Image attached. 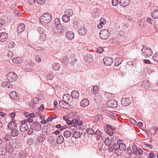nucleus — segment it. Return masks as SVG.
Instances as JSON below:
<instances>
[{"instance_id":"1","label":"nucleus","mask_w":158,"mask_h":158,"mask_svg":"<svg viewBox=\"0 0 158 158\" xmlns=\"http://www.w3.org/2000/svg\"><path fill=\"white\" fill-rule=\"evenodd\" d=\"M52 19L51 14L47 13H45L40 17V22L41 24H47L51 21Z\"/></svg>"},{"instance_id":"2","label":"nucleus","mask_w":158,"mask_h":158,"mask_svg":"<svg viewBox=\"0 0 158 158\" xmlns=\"http://www.w3.org/2000/svg\"><path fill=\"white\" fill-rule=\"evenodd\" d=\"M141 50L142 55L145 57H149L153 54V52L151 50V48L145 45L143 46Z\"/></svg>"},{"instance_id":"3","label":"nucleus","mask_w":158,"mask_h":158,"mask_svg":"<svg viewBox=\"0 0 158 158\" xmlns=\"http://www.w3.org/2000/svg\"><path fill=\"white\" fill-rule=\"evenodd\" d=\"M110 35L108 30L106 29H103L99 32L100 37L102 39H106L108 38Z\"/></svg>"},{"instance_id":"4","label":"nucleus","mask_w":158,"mask_h":158,"mask_svg":"<svg viewBox=\"0 0 158 158\" xmlns=\"http://www.w3.org/2000/svg\"><path fill=\"white\" fill-rule=\"evenodd\" d=\"M17 75L13 72L8 73L6 76V79L10 82L15 81L17 79Z\"/></svg>"},{"instance_id":"5","label":"nucleus","mask_w":158,"mask_h":158,"mask_svg":"<svg viewBox=\"0 0 158 158\" xmlns=\"http://www.w3.org/2000/svg\"><path fill=\"white\" fill-rule=\"evenodd\" d=\"M108 106L110 108H116L118 106V103L117 101L114 100H109L107 103Z\"/></svg>"},{"instance_id":"6","label":"nucleus","mask_w":158,"mask_h":158,"mask_svg":"<svg viewBox=\"0 0 158 158\" xmlns=\"http://www.w3.org/2000/svg\"><path fill=\"white\" fill-rule=\"evenodd\" d=\"M21 125L19 127V130L22 132H24L26 131L28 129V127L27 124L24 122V121L21 122Z\"/></svg>"},{"instance_id":"7","label":"nucleus","mask_w":158,"mask_h":158,"mask_svg":"<svg viewBox=\"0 0 158 158\" xmlns=\"http://www.w3.org/2000/svg\"><path fill=\"white\" fill-rule=\"evenodd\" d=\"M32 127L35 131H39L41 130V126L37 121H34L32 124Z\"/></svg>"},{"instance_id":"8","label":"nucleus","mask_w":158,"mask_h":158,"mask_svg":"<svg viewBox=\"0 0 158 158\" xmlns=\"http://www.w3.org/2000/svg\"><path fill=\"white\" fill-rule=\"evenodd\" d=\"M63 100L66 102L69 103L73 101V99L71 95L69 94H64L63 97Z\"/></svg>"},{"instance_id":"9","label":"nucleus","mask_w":158,"mask_h":158,"mask_svg":"<svg viewBox=\"0 0 158 158\" xmlns=\"http://www.w3.org/2000/svg\"><path fill=\"white\" fill-rule=\"evenodd\" d=\"M64 28V27L63 25L60 26H56V27L54 29V31L57 35H60L62 34L63 32L62 30Z\"/></svg>"},{"instance_id":"10","label":"nucleus","mask_w":158,"mask_h":158,"mask_svg":"<svg viewBox=\"0 0 158 158\" xmlns=\"http://www.w3.org/2000/svg\"><path fill=\"white\" fill-rule=\"evenodd\" d=\"M121 104L123 106H128L131 103V101L130 99L127 98H123L121 100Z\"/></svg>"},{"instance_id":"11","label":"nucleus","mask_w":158,"mask_h":158,"mask_svg":"<svg viewBox=\"0 0 158 158\" xmlns=\"http://www.w3.org/2000/svg\"><path fill=\"white\" fill-rule=\"evenodd\" d=\"M103 63L106 65L110 66L113 63L112 59L109 57H106L103 59Z\"/></svg>"},{"instance_id":"12","label":"nucleus","mask_w":158,"mask_h":158,"mask_svg":"<svg viewBox=\"0 0 158 158\" xmlns=\"http://www.w3.org/2000/svg\"><path fill=\"white\" fill-rule=\"evenodd\" d=\"M15 119H13L12 121L8 124L7 126L10 129H14L16 128L17 125L16 123H15Z\"/></svg>"},{"instance_id":"13","label":"nucleus","mask_w":158,"mask_h":158,"mask_svg":"<svg viewBox=\"0 0 158 158\" xmlns=\"http://www.w3.org/2000/svg\"><path fill=\"white\" fill-rule=\"evenodd\" d=\"M59 106L62 108H67L69 106V104L63 100V101L59 102Z\"/></svg>"},{"instance_id":"14","label":"nucleus","mask_w":158,"mask_h":158,"mask_svg":"<svg viewBox=\"0 0 158 158\" xmlns=\"http://www.w3.org/2000/svg\"><path fill=\"white\" fill-rule=\"evenodd\" d=\"M118 1L119 5L125 7L129 4L130 0H118Z\"/></svg>"},{"instance_id":"15","label":"nucleus","mask_w":158,"mask_h":158,"mask_svg":"<svg viewBox=\"0 0 158 158\" xmlns=\"http://www.w3.org/2000/svg\"><path fill=\"white\" fill-rule=\"evenodd\" d=\"M10 96L13 100H16L19 98L18 94L15 91L11 92L9 94Z\"/></svg>"},{"instance_id":"16","label":"nucleus","mask_w":158,"mask_h":158,"mask_svg":"<svg viewBox=\"0 0 158 158\" xmlns=\"http://www.w3.org/2000/svg\"><path fill=\"white\" fill-rule=\"evenodd\" d=\"M87 32V29L85 27L82 26L80 27L78 30V33L79 35H85Z\"/></svg>"},{"instance_id":"17","label":"nucleus","mask_w":158,"mask_h":158,"mask_svg":"<svg viewBox=\"0 0 158 158\" xmlns=\"http://www.w3.org/2000/svg\"><path fill=\"white\" fill-rule=\"evenodd\" d=\"M84 59L86 62L91 63L93 61L92 56L89 53H87L85 56Z\"/></svg>"},{"instance_id":"18","label":"nucleus","mask_w":158,"mask_h":158,"mask_svg":"<svg viewBox=\"0 0 158 158\" xmlns=\"http://www.w3.org/2000/svg\"><path fill=\"white\" fill-rule=\"evenodd\" d=\"M8 38V34L6 33L2 32L0 35V41L3 42L6 41Z\"/></svg>"},{"instance_id":"19","label":"nucleus","mask_w":158,"mask_h":158,"mask_svg":"<svg viewBox=\"0 0 158 158\" xmlns=\"http://www.w3.org/2000/svg\"><path fill=\"white\" fill-rule=\"evenodd\" d=\"M89 104V102L88 99H84L81 101L80 105L82 107L87 106Z\"/></svg>"},{"instance_id":"20","label":"nucleus","mask_w":158,"mask_h":158,"mask_svg":"<svg viewBox=\"0 0 158 158\" xmlns=\"http://www.w3.org/2000/svg\"><path fill=\"white\" fill-rule=\"evenodd\" d=\"M66 36L69 39L72 40L74 38V34L72 31H69L66 32Z\"/></svg>"},{"instance_id":"21","label":"nucleus","mask_w":158,"mask_h":158,"mask_svg":"<svg viewBox=\"0 0 158 158\" xmlns=\"http://www.w3.org/2000/svg\"><path fill=\"white\" fill-rule=\"evenodd\" d=\"M12 61L14 63L16 64H20L22 63L23 61V59L19 57H16L13 58Z\"/></svg>"},{"instance_id":"22","label":"nucleus","mask_w":158,"mask_h":158,"mask_svg":"<svg viewBox=\"0 0 158 158\" xmlns=\"http://www.w3.org/2000/svg\"><path fill=\"white\" fill-rule=\"evenodd\" d=\"M5 150L8 152H12L13 150V147L11 143L9 142L6 143Z\"/></svg>"},{"instance_id":"23","label":"nucleus","mask_w":158,"mask_h":158,"mask_svg":"<svg viewBox=\"0 0 158 158\" xmlns=\"http://www.w3.org/2000/svg\"><path fill=\"white\" fill-rule=\"evenodd\" d=\"M25 28V25L23 23H21L17 29V32L19 33H21L24 30Z\"/></svg>"},{"instance_id":"24","label":"nucleus","mask_w":158,"mask_h":158,"mask_svg":"<svg viewBox=\"0 0 158 158\" xmlns=\"http://www.w3.org/2000/svg\"><path fill=\"white\" fill-rule=\"evenodd\" d=\"M71 97L72 98L75 99L77 98L79 96V94L78 92L76 90H73L71 92Z\"/></svg>"},{"instance_id":"25","label":"nucleus","mask_w":158,"mask_h":158,"mask_svg":"<svg viewBox=\"0 0 158 158\" xmlns=\"http://www.w3.org/2000/svg\"><path fill=\"white\" fill-rule=\"evenodd\" d=\"M64 138L62 135H59L57 138L56 141L58 143L61 144L64 141Z\"/></svg>"},{"instance_id":"26","label":"nucleus","mask_w":158,"mask_h":158,"mask_svg":"<svg viewBox=\"0 0 158 158\" xmlns=\"http://www.w3.org/2000/svg\"><path fill=\"white\" fill-rule=\"evenodd\" d=\"M72 135L71 131L68 130L64 131L63 133V136L66 138H69Z\"/></svg>"},{"instance_id":"27","label":"nucleus","mask_w":158,"mask_h":158,"mask_svg":"<svg viewBox=\"0 0 158 158\" xmlns=\"http://www.w3.org/2000/svg\"><path fill=\"white\" fill-rule=\"evenodd\" d=\"M152 16L155 19H158V9L154 10L152 13Z\"/></svg>"},{"instance_id":"28","label":"nucleus","mask_w":158,"mask_h":158,"mask_svg":"<svg viewBox=\"0 0 158 158\" xmlns=\"http://www.w3.org/2000/svg\"><path fill=\"white\" fill-rule=\"evenodd\" d=\"M52 68V69L54 70L55 71H58L60 69V64L59 63H54L53 64Z\"/></svg>"},{"instance_id":"29","label":"nucleus","mask_w":158,"mask_h":158,"mask_svg":"<svg viewBox=\"0 0 158 158\" xmlns=\"http://www.w3.org/2000/svg\"><path fill=\"white\" fill-rule=\"evenodd\" d=\"M12 131L10 132V135L14 137L17 136L19 134V131L15 129H10Z\"/></svg>"},{"instance_id":"30","label":"nucleus","mask_w":158,"mask_h":158,"mask_svg":"<svg viewBox=\"0 0 158 158\" xmlns=\"http://www.w3.org/2000/svg\"><path fill=\"white\" fill-rule=\"evenodd\" d=\"M73 13V11L72 9H67L65 10L64 12V14L70 17L72 16Z\"/></svg>"},{"instance_id":"31","label":"nucleus","mask_w":158,"mask_h":158,"mask_svg":"<svg viewBox=\"0 0 158 158\" xmlns=\"http://www.w3.org/2000/svg\"><path fill=\"white\" fill-rule=\"evenodd\" d=\"M45 136L43 134H41L37 138V140L39 142H42L45 139Z\"/></svg>"},{"instance_id":"32","label":"nucleus","mask_w":158,"mask_h":158,"mask_svg":"<svg viewBox=\"0 0 158 158\" xmlns=\"http://www.w3.org/2000/svg\"><path fill=\"white\" fill-rule=\"evenodd\" d=\"M102 98L100 95L95 96L94 98V101L96 102H100L102 100Z\"/></svg>"},{"instance_id":"33","label":"nucleus","mask_w":158,"mask_h":158,"mask_svg":"<svg viewBox=\"0 0 158 158\" xmlns=\"http://www.w3.org/2000/svg\"><path fill=\"white\" fill-rule=\"evenodd\" d=\"M81 135L79 132L77 131H74V133H73L72 137H74L75 138L77 139L79 138H80Z\"/></svg>"},{"instance_id":"34","label":"nucleus","mask_w":158,"mask_h":158,"mask_svg":"<svg viewBox=\"0 0 158 158\" xmlns=\"http://www.w3.org/2000/svg\"><path fill=\"white\" fill-rule=\"evenodd\" d=\"M118 147L119 149L122 151H125L126 149V145L123 143H120L118 144Z\"/></svg>"},{"instance_id":"35","label":"nucleus","mask_w":158,"mask_h":158,"mask_svg":"<svg viewBox=\"0 0 158 158\" xmlns=\"http://www.w3.org/2000/svg\"><path fill=\"white\" fill-rule=\"evenodd\" d=\"M150 85L149 84V83L146 81H143L142 85V86L144 89H148L150 87Z\"/></svg>"},{"instance_id":"36","label":"nucleus","mask_w":158,"mask_h":158,"mask_svg":"<svg viewBox=\"0 0 158 158\" xmlns=\"http://www.w3.org/2000/svg\"><path fill=\"white\" fill-rule=\"evenodd\" d=\"M70 17H69V16L64 14L62 17V19L64 22L67 23L70 21Z\"/></svg>"},{"instance_id":"37","label":"nucleus","mask_w":158,"mask_h":158,"mask_svg":"<svg viewBox=\"0 0 158 158\" xmlns=\"http://www.w3.org/2000/svg\"><path fill=\"white\" fill-rule=\"evenodd\" d=\"M87 133L89 135H92L94 133V130L92 128H89L86 130Z\"/></svg>"},{"instance_id":"38","label":"nucleus","mask_w":158,"mask_h":158,"mask_svg":"<svg viewBox=\"0 0 158 158\" xmlns=\"http://www.w3.org/2000/svg\"><path fill=\"white\" fill-rule=\"evenodd\" d=\"M46 36L44 34H41L40 36L39 40L41 41H44L46 40Z\"/></svg>"},{"instance_id":"39","label":"nucleus","mask_w":158,"mask_h":158,"mask_svg":"<svg viewBox=\"0 0 158 158\" xmlns=\"http://www.w3.org/2000/svg\"><path fill=\"white\" fill-rule=\"evenodd\" d=\"M132 148L133 150V153L134 155H136L138 150L137 147L134 144L132 145Z\"/></svg>"},{"instance_id":"40","label":"nucleus","mask_w":158,"mask_h":158,"mask_svg":"<svg viewBox=\"0 0 158 158\" xmlns=\"http://www.w3.org/2000/svg\"><path fill=\"white\" fill-rule=\"evenodd\" d=\"M104 143L105 145L107 146H110L111 143V140L110 139L107 138L105 140Z\"/></svg>"},{"instance_id":"41","label":"nucleus","mask_w":158,"mask_h":158,"mask_svg":"<svg viewBox=\"0 0 158 158\" xmlns=\"http://www.w3.org/2000/svg\"><path fill=\"white\" fill-rule=\"evenodd\" d=\"M43 128L44 131L46 133L49 132L50 131L49 127L48 126H44L43 127Z\"/></svg>"},{"instance_id":"42","label":"nucleus","mask_w":158,"mask_h":158,"mask_svg":"<svg viewBox=\"0 0 158 158\" xmlns=\"http://www.w3.org/2000/svg\"><path fill=\"white\" fill-rule=\"evenodd\" d=\"M106 127L107 128L106 129H109L112 131H114L116 129L114 127L110 125L107 124L106 125Z\"/></svg>"},{"instance_id":"43","label":"nucleus","mask_w":158,"mask_h":158,"mask_svg":"<svg viewBox=\"0 0 158 158\" xmlns=\"http://www.w3.org/2000/svg\"><path fill=\"white\" fill-rule=\"evenodd\" d=\"M48 140L49 143L52 144L55 142V139L53 137L50 136L48 138Z\"/></svg>"},{"instance_id":"44","label":"nucleus","mask_w":158,"mask_h":158,"mask_svg":"<svg viewBox=\"0 0 158 158\" xmlns=\"http://www.w3.org/2000/svg\"><path fill=\"white\" fill-rule=\"evenodd\" d=\"M152 59L154 61H158V52H156L153 55Z\"/></svg>"},{"instance_id":"45","label":"nucleus","mask_w":158,"mask_h":158,"mask_svg":"<svg viewBox=\"0 0 158 158\" xmlns=\"http://www.w3.org/2000/svg\"><path fill=\"white\" fill-rule=\"evenodd\" d=\"M3 139L6 140V141H9L11 139V136L10 135H6L2 137Z\"/></svg>"},{"instance_id":"46","label":"nucleus","mask_w":158,"mask_h":158,"mask_svg":"<svg viewBox=\"0 0 158 158\" xmlns=\"http://www.w3.org/2000/svg\"><path fill=\"white\" fill-rule=\"evenodd\" d=\"M55 24L56 25V26H60L62 25L60 23V20L58 18H56L54 21Z\"/></svg>"},{"instance_id":"47","label":"nucleus","mask_w":158,"mask_h":158,"mask_svg":"<svg viewBox=\"0 0 158 158\" xmlns=\"http://www.w3.org/2000/svg\"><path fill=\"white\" fill-rule=\"evenodd\" d=\"M77 118L71 120L72 125L74 127H77L76 123L77 122Z\"/></svg>"},{"instance_id":"48","label":"nucleus","mask_w":158,"mask_h":158,"mask_svg":"<svg viewBox=\"0 0 158 158\" xmlns=\"http://www.w3.org/2000/svg\"><path fill=\"white\" fill-rule=\"evenodd\" d=\"M106 132L110 135H112L113 134V132L112 131L106 128L105 129Z\"/></svg>"},{"instance_id":"49","label":"nucleus","mask_w":158,"mask_h":158,"mask_svg":"<svg viewBox=\"0 0 158 158\" xmlns=\"http://www.w3.org/2000/svg\"><path fill=\"white\" fill-rule=\"evenodd\" d=\"M6 150H5V148H2L0 149V154L2 155H4L6 153Z\"/></svg>"},{"instance_id":"50","label":"nucleus","mask_w":158,"mask_h":158,"mask_svg":"<svg viewBox=\"0 0 158 158\" xmlns=\"http://www.w3.org/2000/svg\"><path fill=\"white\" fill-rule=\"evenodd\" d=\"M99 89V87L98 86L96 85L94 86L93 87V89L92 92L94 94L97 91H98Z\"/></svg>"},{"instance_id":"51","label":"nucleus","mask_w":158,"mask_h":158,"mask_svg":"<svg viewBox=\"0 0 158 158\" xmlns=\"http://www.w3.org/2000/svg\"><path fill=\"white\" fill-rule=\"evenodd\" d=\"M122 62V61L121 60H119L117 59H116L115 63V65L116 66H118Z\"/></svg>"},{"instance_id":"52","label":"nucleus","mask_w":158,"mask_h":158,"mask_svg":"<svg viewBox=\"0 0 158 158\" xmlns=\"http://www.w3.org/2000/svg\"><path fill=\"white\" fill-rule=\"evenodd\" d=\"M119 2L118 0H112V4L114 6H116Z\"/></svg>"},{"instance_id":"53","label":"nucleus","mask_w":158,"mask_h":158,"mask_svg":"<svg viewBox=\"0 0 158 158\" xmlns=\"http://www.w3.org/2000/svg\"><path fill=\"white\" fill-rule=\"evenodd\" d=\"M95 134L98 135L99 137H101L102 136V133L100 131H96L95 133Z\"/></svg>"},{"instance_id":"54","label":"nucleus","mask_w":158,"mask_h":158,"mask_svg":"<svg viewBox=\"0 0 158 158\" xmlns=\"http://www.w3.org/2000/svg\"><path fill=\"white\" fill-rule=\"evenodd\" d=\"M7 55L8 57L10 58L12 57L13 56V53L11 51H9L8 52Z\"/></svg>"},{"instance_id":"55","label":"nucleus","mask_w":158,"mask_h":158,"mask_svg":"<svg viewBox=\"0 0 158 158\" xmlns=\"http://www.w3.org/2000/svg\"><path fill=\"white\" fill-rule=\"evenodd\" d=\"M147 22L149 24H152V21H153V19L151 18L147 17Z\"/></svg>"},{"instance_id":"56","label":"nucleus","mask_w":158,"mask_h":158,"mask_svg":"<svg viewBox=\"0 0 158 158\" xmlns=\"http://www.w3.org/2000/svg\"><path fill=\"white\" fill-rule=\"evenodd\" d=\"M77 122L76 123V124L77 126V125L78 126H81V125L82 124V121L80 120H79L78 118H77Z\"/></svg>"},{"instance_id":"57","label":"nucleus","mask_w":158,"mask_h":158,"mask_svg":"<svg viewBox=\"0 0 158 158\" xmlns=\"http://www.w3.org/2000/svg\"><path fill=\"white\" fill-rule=\"evenodd\" d=\"M106 23V20L105 19L102 18L100 20V23L104 25Z\"/></svg>"},{"instance_id":"58","label":"nucleus","mask_w":158,"mask_h":158,"mask_svg":"<svg viewBox=\"0 0 158 158\" xmlns=\"http://www.w3.org/2000/svg\"><path fill=\"white\" fill-rule=\"evenodd\" d=\"M130 121L132 124L135 125L136 123V121L133 118H131L130 119Z\"/></svg>"},{"instance_id":"59","label":"nucleus","mask_w":158,"mask_h":158,"mask_svg":"<svg viewBox=\"0 0 158 158\" xmlns=\"http://www.w3.org/2000/svg\"><path fill=\"white\" fill-rule=\"evenodd\" d=\"M38 31L39 32L40 34H44V30L43 28L41 27H39L38 28Z\"/></svg>"},{"instance_id":"60","label":"nucleus","mask_w":158,"mask_h":158,"mask_svg":"<svg viewBox=\"0 0 158 158\" xmlns=\"http://www.w3.org/2000/svg\"><path fill=\"white\" fill-rule=\"evenodd\" d=\"M38 3L39 4L42 5L44 4L45 2V0H36Z\"/></svg>"},{"instance_id":"61","label":"nucleus","mask_w":158,"mask_h":158,"mask_svg":"<svg viewBox=\"0 0 158 158\" xmlns=\"http://www.w3.org/2000/svg\"><path fill=\"white\" fill-rule=\"evenodd\" d=\"M39 99L38 98H35L33 99V103H35V104L38 103L39 102Z\"/></svg>"},{"instance_id":"62","label":"nucleus","mask_w":158,"mask_h":158,"mask_svg":"<svg viewBox=\"0 0 158 158\" xmlns=\"http://www.w3.org/2000/svg\"><path fill=\"white\" fill-rule=\"evenodd\" d=\"M15 44L14 42H11L9 44V48H13L15 46Z\"/></svg>"},{"instance_id":"63","label":"nucleus","mask_w":158,"mask_h":158,"mask_svg":"<svg viewBox=\"0 0 158 158\" xmlns=\"http://www.w3.org/2000/svg\"><path fill=\"white\" fill-rule=\"evenodd\" d=\"M103 49L102 47H99L98 48L97 52L98 53H101L103 52Z\"/></svg>"},{"instance_id":"64","label":"nucleus","mask_w":158,"mask_h":158,"mask_svg":"<svg viewBox=\"0 0 158 158\" xmlns=\"http://www.w3.org/2000/svg\"><path fill=\"white\" fill-rule=\"evenodd\" d=\"M127 153L130 155L131 156L132 155V150L131 148L129 147L127 149Z\"/></svg>"}]
</instances>
